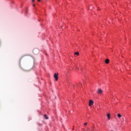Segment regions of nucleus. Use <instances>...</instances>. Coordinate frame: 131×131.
Wrapping results in <instances>:
<instances>
[{
	"mask_svg": "<svg viewBox=\"0 0 131 131\" xmlns=\"http://www.w3.org/2000/svg\"><path fill=\"white\" fill-rule=\"evenodd\" d=\"M58 74H59L55 73L54 75V78H55L56 81H58Z\"/></svg>",
	"mask_w": 131,
	"mask_h": 131,
	"instance_id": "1",
	"label": "nucleus"
},
{
	"mask_svg": "<svg viewBox=\"0 0 131 131\" xmlns=\"http://www.w3.org/2000/svg\"><path fill=\"white\" fill-rule=\"evenodd\" d=\"M92 105H94V101L92 100H89V106L91 107Z\"/></svg>",
	"mask_w": 131,
	"mask_h": 131,
	"instance_id": "2",
	"label": "nucleus"
},
{
	"mask_svg": "<svg viewBox=\"0 0 131 131\" xmlns=\"http://www.w3.org/2000/svg\"><path fill=\"white\" fill-rule=\"evenodd\" d=\"M97 94L101 95L103 93V91L101 89H98L97 91Z\"/></svg>",
	"mask_w": 131,
	"mask_h": 131,
	"instance_id": "3",
	"label": "nucleus"
},
{
	"mask_svg": "<svg viewBox=\"0 0 131 131\" xmlns=\"http://www.w3.org/2000/svg\"><path fill=\"white\" fill-rule=\"evenodd\" d=\"M105 63L106 64H108L109 63V59H106L105 61Z\"/></svg>",
	"mask_w": 131,
	"mask_h": 131,
	"instance_id": "4",
	"label": "nucleus"
},
{
	"mask_svg": "<svg viewBox=\"0 0 131 131\" xmlns=\"http://www.w3.org/2000/svg\"><path fill=\"white\" fill-rule=\"evenodd\" d=\"M44 117L45 119H49V117H48V116H47L46 114L44 115Z\"/></svg>",
	"mask_w": 131,
	"mask_h": 131,
	"instance_id": "5",
	"label": "nucleus"
},
{
	"mask_svg": "<svg viewBox=\"0 0 131 131\" xmlns=\"http://www.w3.org/2000/svg\"><path fill=\"white\" fill-rule=\"evenodd\" d=\"M118 117L119 119L121 118V115H120V114H118Z\"/></svg>",
	"mask_w": 131,
	"mask_h": 131,
	"instance_id": "6",
	"label": "nucleus"
},
{
	"mask_svg": "<svg viewBox=\"0 0 131 131\" xmlns=\"http://www.w3.org/2000/svg\"><path fill=\"white\" fill-rule=\"evenodd\" d=\"M84 131H89V130H90V129H89V128H85L84 129Z\"/></svg>",
	"mask_w": 131,
	"mask_h": 131,
	"instance_id": "7",
	"label": "nucleus"
},
{
	"mask_svg": "<svg viewBox=\"0 0 131 131\" xmlns=\"http://www.w3.org/2000/svg\"><path fill=\"white\" fill-rule=\"evenodd\" d=\"M107 118H108V119H110V114H108L107 115Z\"/></svg>",
	"mask_w": 131,
	"mask_h": 131,
	"instance_id": "8",
	"label": "nucleus"
},
{
	"mask_svg": "<svg viewBox=\"0 0 131 131\" xmlns=\"http://www.w3.org/2000/svg\"><path fill=\"white\" fill-rule=\"evenodd\" d=\"M75 55H77V56H78L79 55V52L75 53Z\"/></svg>",
	"mask_w": 131,
	"mask_h": 131,
	"instance_id": "9",
	"label": "nucleus"
},
{
	"mask_svg": "<svg viewBox=\"0 0 131 131\" xmlns=\"http://www.w3.org/2000/svg\"><path fill=\"white\" fill-rule=\"evenodd\" d=\"M83 125L84 126H86V125H88V122L84 123Z\"/></svg>",
	"mask_w": 131,
	"mask_h": 131,
	"instance_id": "10",
	"label": "nucleus"
},
{
	"mask_svg": "<svg viewBox=\"0 0 131 131\" xmlns=\"http://www.w3.org/2000/svg\"><path fill=\"white\" fill-rule=\"evenodd\" d=\"M35 0H32V3L34 2Z\"/></svg>",
	"mask_w": 131,
	"mask_h": 131,
	"instance_id": "11",
	"label": "nucleus"
},
{
	"mask_svg": "<svg viewBox=\"0 0 131 131\" xmlns=\"http://www.w3.org/2000/svg\"><path fill=\"white\" fill-rule=\"evenodd\" d=\"M33 7H35V5L33 4Z\"/></svg>",
	"mask_w": 131,
	"mask_h": 131,
	"instance_id": "12",
	"label": "nucleus"
},
{
	"mask_svg": "<svg viewBox=\"0 0 131 131\" xmlns=\"http://www.w3.org/2000/svg\"><path fill=\"white\" fill-rule=\"evenodd\" d=\"M38 1V2H40V0H37Z\"/></svg>",
	"mask_w": 131,
	"mask_h": 131,
	"instance_id": "13",
	"label": "nucleus"
},
{
	"mask_svg": "<svg viewBox=\"0 0 131 131\" xmlns=\"http://www.w3.org/2000/svg\"><path fill=\"white\" fill-rule=\"evenodd\" d=\"M80 85H82V84H81V83H80Z\"/></svg>",
	"mask_w": 131,
	"mask_h": 131,
	"instance_id": "14",
	"label": "nucleus"
}]
</instances>
